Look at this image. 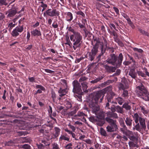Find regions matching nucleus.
Masks as SVG:
<instances>
[{
	"label": "nucleus",
	"mask_w": 149,
	"mask_h": 149,
	"mask_svg": "<svg viewBox=\"0 0 149 149\" xmlns=\"http://www.w3.org/2000/svg\"><path fill=\"white\" fill-rule=\"evenodd\" d=\"M110 94L112 95V86H109L104 89L94 93L92 97L91 101L89 103V106L91 109L93 113H95L100 109V107L98 104V101L100 98V102L103 99L104 94L106 93Z\"/></svg>",
	"instance_id": "nucleus-1"
},
{
	"label": "nucleus",
	"mask_w": 149,
	"mask_h": 149,
	"mask_svg": "<svg viewBox=\"0 0 149 149\" xmlns=\"http://www.w3.org/2000/svg\"><path fill=\"white\" fill-rule=\"evenodd\" d=\"M71 40L73 42V48L75 50L77 48L80 47L82 42V36L79 33L75 32L74 34L70 36Z\"/></svg>",
	"instance_id": "nucleus-2"
},
{
	"label": "nucleus",
	"mask_w": 149,
	"mask_h": 149,
	"mask_svg": "<svg viewBox=\"0 0 149 149\" xmlns=\"http://www.w3.org/2000/svg\"><path fill=\"white\" fill-rule=\"evenodd\" d=\"M136 92L137 95L146 101L149 100V93L142 84L136 87Z\"/></svg>",
	"instance_id": "nucleus-3"
},
{
	"label": "nucleus",
	"mask_w": 149,
	"mask_h": 149,
	"mask_svg": "<svg viewBox=\"0 0 149 149\" xmlns=\"http://www.w3.org/2000/svg\"><path fill=\"white\" fill-rule=\"evenodd\" d=\"M123 58V56L121 53L119 54L118 57L114 54H112V72H115L117 68L120 66Z\"/></svg>",
	"instance_id": "nucleus-4"
},
{
	"label": "nucleus",
	"mask_w": 149,
	"mask_h": 149,
	"mask_svg": "<svg viewBox=\"0 0 149 149\" xmlns=\"http://www.w3.org/2000/svg\"><path fill=\"white\" fill-rule=\"evenodd\" d=\"M99 47V44L97 43L93 45L91 51L87 52L86 56V58L91 61L93 60L98 52Z\"/></svg>",
	"instance_id": "nucleus-5"
},
{
	"label": "nucleus",
	"mask_w": 149,
	"mask_h": 149,
	"mask_svg": "<svg viewBox=\"0 0 149 149\" xmlns=\"http://www.w3.org/2000/svg\"><path fill=\"white\" fill-rule=\"evenodd\" d=\"M60 15V12L55 9L48 8L43 13V16L46 15L52 17H57Z\"/></svg>",
	"instance_id": "nucleus-6"
},
{
	"label": "nucleus",
	"mask_w": 149,
	"mask_h": 149,
	"mask_svg": "<svg viewBox=\"0 0 149 149\" xmlns=\"http://www.w3.org/2000/svg\"><path fill=\"white\" fill-rule=\"evenodd\" d=\"M72 84L73 87V92L78 95H81L82 94L81 86L78 81L74 80L73 81Z\"/></svg>",
	"instance_id": "nucleus-7"
},
{
	"label": "nucleus",
	"mask_w": 149,
	"mask_h": 149,
	"mask_svg": "<svg viewBox=\"0 0 149 149\" xmlns=\"http://www.w3.org/2000/svg\"><path fill=\"white\" fill-rule=\"evenodd\" d=\"M121 125L122 127L120 128V130L124 134L128 136V138L132 135H133V132L127 129V128L125 124L124 120H123L121 122Z\"/></svg>",
	"instance_id": "nucleus-8"
},
{
	"label": "nucleus",
	"mask_w": 149,
	"mask_h": 149,
	"mask_svg": "<svg viewBox=\"0 0 149 149\" xmlns=\"http://www.w3.org/2000/svg\"><path fill=\"white\" fill-rule=\"evenodd\" d=\"M58 93H59V96L62 97L66 95L68 92L67 88L64 87L63 88L62 87H60L58 91Z\"/></svg>",
	"instance_id": "nucleus-9"
},
{
	"label": "nucleus",
	"mask_w": 149,
	"mask_h": 149,
	"mask_svg": "<svg viewBox=\"0 0 149 149\" xmlns=\"http://www.w3.org/2000/svg\"><path fill=\"white\" fill-rule=\"evenodd\" d=\"M106 115L107 117L105 118L106 121L108 123H110L111 126L112 125V112L108 111L106 113Z\"/></svg>",
	"instance_id": "nucleus-10"
},
{
	"label": "nucleus",
	"mask_w": 149,
	"mask_h": 149,
	"mask_svg": "<svg viewBox=\"0 0 149 149\" xmlns=\"http://www.w3.org/2000/svg\"><path fill=\"white\" fill-rule=\"evenodd\" d=\"M8 14L7 16V18H10L14 17L17 13V9L14 10L10 9L8 10Z\"/></svg>",
	"instance_id": "nucleus-11"
},
{
	"label": "nucleus",
	"mask_w": 149,
	"mask_h": 149,
	"mask_svg": "<svg viewBox=\"0 0 149 149\" xmlns=\"http://www.w3.org/2000/svg\"><path fill=\"white\" fill-rule=\"evenodd\" d=\"M139 121L142 129L144 130H145L146 129V126L145 119L143 118L140 117Z\"/></svg>",
	"instance_id": "nucleus-12"
},
{
	"label": "nucleus",
	"mask_w": 149,
	"mask_h": 149,
	"mask_svg": "<svg viewBox=\"0 0 149 149\" xmlns=\"http://www.w3.org/2000/svg\"><path fill=\"white\" fill-rule=\"evenodd\" d=\"M101 53L99 54L97 57V61H99L101 58V56H102L104 53H105L106 48L105 47H104V45L103 43H102L101 45Z\"/></svg>",
	"instance_id": "nucleus-13"
},
{
	"label": "nucleus",
	"mask_w": 149,
	"mask_h": 149,
	"mask_svg": "<svg viewBox=\"0 0 149 149\" xmlns=\"http://www.w3.org/2000/svg\"><path fill=\"white\" fill-rule=\"evenodd\" d=\"M31 35L33 36H40L42 35L40 31L36 29L31 31Z\"/></svg>",
	"instance_id": "nucleus-14"
},
{
	"label": "nucleus",
	"mask_w": 149,
	"mask_h": 149,
	"mask_svg": "<svg viewBox=\"0 0 149 149\" xmlns=\"http://www.w3.org/2000/svg\"><path fill=\"white\" fill-rule=\"evenodd\" d=\"M17 142V140L16 139L11 140L8 142H6L5 143V145L6 146H13Z\"/></svg>",
	"instance_id": "nucleus-15"
},
{
	"label": "nucleus",
	"mask_w": 149,
	"mask_h": 149,
	"mask_svg": "<svg viewBox=\"0 0 149 149\" xmlns=\"http://www.w3.org/2000/svg\"><path fill=\"white\" fill-rule=\"evenodd\" d=\"M125 120L127 126L129 127V128H130L132 126V123L133 122L132 119L130 117H127Z\"/></svg>",
	"instance_id": "nucleus-16"
},
{
	"label": "nucleus",
	"mask_w": 149,
	"mask_h": 149,
	"mask_svg": "<svg viewBox=\"0 0 149 149\" xmlns=\"http://www.w3.org/2000/svg\"><path fill=\"white\" fill-rule=\"evenodd\" d=\"M116 109L117 112L121 113H123L124 112L123 108L119 106H114V107H112V112H115Z\"/></svg>",
	"instance_id": "nucleus-17"
},
{
	"label": "nucleus",
	"mask_w": 149,
	"mask_h": 149,
	"mask_svg": "<svg viewBox=\"0 0 149 149\" xmlns=\"http://www.w3.org/2000/svg\"><path fill=\"white\" fill-rule=\"evenodd\" d=\"M129 74L132 78L135 79L136 77L137 73L135 72V68L131 69L129 72Z\"/></svg>",
	"instance_id": "nucleus-18"
},
{
	"label": "nucleus",
	"mask_w": 149,
	"mask_h": 149,
	"mask_svg": "<svg viewBox=\"0 0 149 149\" xmlns=\"http://www.w3.org/2000/svg\"><path fill=\"white\" fill-rule=\"evenodd\" d=\"M36 88L40 89L37 91L36 94L42 93V91H45V88L41 85H37L36 86Z\"/></svg>",
	"instance_id": "nucleus-19"
},
{
	"label": "nucleus",
	"mask_w": 149,
	"mask_h": 149,
	"mask_svg": "<svg viewBox=\"0 0 149 149\" xmlns=\"http://www.w3.org/2000/svg\"><path fill=\"white\" fill-rule=\"evenodd\" d=\"M66 19L67 21L70 22L73 18V15L70 12H68L65 13Z\"/></svg>",
	"instance_id": "nucleus-20"
},
{
	"label": "nucleus",
	"mask_w": 149,
	"mask_h": 149,
	"mask_svg": "<svg viewBox=\"0 0 149 149\" xmlns=\"http://www.w3.org/2000/svg\"><path fill=\"white\" fill-rule=\"evenodd\" d=\"M117 123L116 120H112V132L118 131V128L117 125Z\"/></svg>",
	"instance_id": "nucleus-21"
},
{
	"label": "nucleus",
	"mask_w": 149,
	"mask_h": 149,
	"mask_svg": "<svg viewBox=\"0 0 149 149\" xmlns=\"http://www.w3.org/2000/svg\"><path fill=\"white\" fill-rule=\"evenodd\" d=\"M55 133L53 134L54 136L56 138L60 134L61 130L58 127H54Z\"/></svg>",
	"instance_id": "nucleus-22"
},
{
	"label": "nucleus",
	"mask_w": 149,
	"mask_h": 149,
	"mask_svg": "<svg viewBox=\"0 0 149 149\" xmlns=\"http://www.w3.org/2000/svg\"><path fill=\"white\" fill-rule=\"evenodd\" d=\"M104 77V75L103 74L101 75V76H99V77L97 78L96 79H94V80L91 81V83L92 84L96 83L98 82L99 81L101 80Z\"/></svg>",
	"instance_id": "nucleus-23"
},
{
	"label": "nucleus",
	"mask_w": 149,
	"mask_h": 149,
	"mask_svg": "<svg viewBox=\"0 0 149 149\" xmlns=\"http://www.w3.org/2000/svg\"><path fill=\"white\" fill-rule=\"evenodd\" d=\"M64 105L67 109H71L72 107V104L70 102L66 100L64 102Z\"/></svg>",
	"instance_id": "nucleus-24"
},
{
	"label": "nucleus",
	"mask_w": 149,
	"mask_h": 149,
	"mask_svg": "<svg viewBox=\"0 0 149 149\" xmlns=\"http://www.w3.org/2000/svg\"><path fill=\"white\" fill-rule=\"evenodd\" d=\"M140 109L141 112L144 114H147L148 113V110L144 107L142 106H140Z\"/></svg>",
	"instance_id": "nucleus-25"
},
{
	"label": "nucleus",
	"mask_w": 149,
	"mask_h": 149,
	"mask_svg": "<svg viewBox=\"0 0 149 149\" xmlns=\"http://www.w3.org/2000/svg\"><path fill=\"white\" fill-rule=\"evenodd\" d=\"M15 29L19 33H21L24 30V25H22V26H20L19 25L17 26Z\"/></svg>",
	"instance_id": "nucleus-26"
},
{
	"label": "nucleus",
	"mask_w": 149,
	"mask_h": 149,
	"mask_svg": "<svg viewBox=\"0 0 149 149\" xmlns=\"http://www.w3.org/2000/svg\"><path fill=\"white\" fill-rule=\"evenodd\" d=\"M19 32L15 29H14L11 33V36L13 37H16L19 35Z\"/></svg>",
	"instance_id": "nucleus-27"
},
{
	"label": "nucleus",
	"mask_w": 149,
	"mask_h": 149,
	"mask_svg": "<svg viewBox=\"0 0 149 149\" xmlns=\"http://www.w3.org/2000/svg\"><path fill=\"white\" fill-rule=\"evenodd\" d=\"M132 116L134 120V121L135 123H138L139 118L140 117L139 116L138 114L137 113H134Z\"/></svg>",
	"instance_id": "nucleus-28"
},
{
	"label": "nucleus",
	"mask_w": 149,
	"mask_h": 149,
	"mask_svg": "<svg viewBox=\"0 0 149 149\" xmlns=\"http://www.w3.org/2000/svg\"><path fill=\"white\" fill-rule=\"evenodd\" d=\"M65 40L66 41V42L65 43V45H68L70 47L72 46V44L68 36H66Z\"/></svg>",
	"instance_id": "nucleus-29"
},
{
	"label": "nucleus",
	"mask_w": 149,
	"mask_h": 149,
	"mask_svg": "<svg viewBox=\"0 0 149 149\" xmlns=\"http://www.w3.org/2000/svg\"><path fill=\"white\" fill-rule=\"evenodd\" d=\"M100 132L101 134L104 136H108V134L106 133V131L102 127L100 128Z\"/></svg>",
	"instance_id": "nucleus-30"
},
{
	"label": "nucleus",
	"mask_w": 149,
	"mask_h": 149,
	"mask_svg": "<svg viewBox=\"0 0 149 149\" xmlns=\"http://www.w3.org/2000/svg\"><path fill=\"white\" fill-rule=\"evenodd\" d=\"M21 139L22 140V143H28L29 141L30 140L29 138L27 137L21 138Z\"/></svg>",
	"instance_id": "nucleus-31"
},
{
	"label": "nucleus",
	"mask_w": 149,
	"mask_h": 149,
	"mask_svg": "<svg viewBox=\"0 0 149 149\" xmlns=\"http://www.w3.org/2000/svg\"><path fill=\"white\" fill-rule=\"evenodd\" d=\"M8 5L7 0H0V7L3 6H6Z\"/></svg>",
	"instance_id": "nucleus-32"
},
{
	"label": "nucleus",
	"mask_w": 149,
	"mask_h": 149,
	"mask_svg": "<svg viewBox=\"0 0 149 149\" xmlns=\"http://www.w3.org/2000/svg\"><path fill=\"white\" fill-rule=\"evenodd\" d=\"M104 67L107 72L109 73H111L112 72V67L111 66L106 65H104Z\"/></svg>",
	"instance_id": "nucleus-33"
},
{
	"label": "nucleus",
	"mask_w": 149,
	"mask_h": 149,
	"mask_svg": "<svg viewBox=\"0 0 149 149\" xmlns=\"http://www.w3.org/2000/svg\"><path fill=\"white\" fill-rule=\"evenodd\" d=\"M122 107L123 108H125L127 110H130L131 109V107L130 105H128V104L126 103L123 105Z\"/></svg>",
	"instance_id": "nucleus-34"
},
{
	"label": "nucleus",
	"mask_w": 149,
	"mask_h": 149,
	"mask_svg": "<svg viewBox=\"0 0 149 149\" xmlns=\"http://www.w3.org/2000/svg\"><path fill=\"white\" fill-rule=\"evenodd\" d=\"M133 128V130L136 129V130L140 131L141 130H142L141 128H140L139 123H138Z\"/></svg>",
	"instance_id": "nucleus-35"
},
{
	"label": "nucleus",
	"mask_w": 149,
	"mask_h": 149,
	"mask_svg": "<svg viewBox=\"0 0 149 149\" xmlns=\"http://www.w3.org/2000/svg\"><path fill=\"white\" fill-rule=\"evenodd\" d=\"M78 110V109L77 108H75L74 110L68 113V115L69 116H73L76 113Z\"/></svg>",
	"instance_id": "nucleus-36"
},
{
	"label": "nucleus",
	"mask_w": 149,
	"mask_h": 149,
	"mask_svg": "<svg viewBox=\"0 0 149 149\" xmlns=\"http://www.w3.org/2000/svg\"><path fill=\"white\" fill-rule=\"evenodd\" d=\"M120 88L123 90L127 89L129 88L128 85L124 84L123 83H121L119 84Z\"/></svg>",
	"instance_id": "nucleus-37"
},
{
	"label": "nucleus",
	"mask_w": 149,
	"mask_h": 149,
	"mask_svg": "<svg viewBox=\"0 0 149 149\" xmlns=\"http://www.w3.org/2000/svg\"><path fill=\"white\" fill-rule=\"evenodd\" d=\"M139 31H140V33H141L142 34L147 36L148 37H149V33L146 32V31L142 30L141 29H139Z\"/></svg>",
	"instance_id": "nucleus-38"
},
{
	"label": "nucleus",
	"mask_w": 149,
	"mask_h": 149,
	"mask_svg": "<svg viewBox=\"0 0 149 149\" xmlns=\"http://www.w3.org/2000/svg\"><path fill=\"white\" fill-rule=\"evenodd\" d=\"M40 3L41 4L40 5V6L43 8L42 10V12L46 9L47 8L48 6L47 4L44 3L43 2H40Z\"/></svg>",
	"instance_id": "nucleus-39"
},
{
	"label": "nucleus",
	"mask_w": 149,
	"mask_h": 149,
	"mask_svg": "<svg viewBox=\"0 0 149 149\" xmlns=\"http://www.w3.org/2000/svg\"><path fill=\"white\" fill-rule=\"evenodd\" d=\"M84 147L83 144L80 143L75 147L74 149H84Z\"/></svg>",
	"instance_id": "nucleus-40"
},
{
	"label": "nucleus",
	"mask_w": 149,
	"mask_h": 149,
	"mask_svg": "<svg viewBox=\"0 0 149 149\" xmlns=\"http://www.w3.org/2000/svg\"><path fill=\"white\" fill-rule=\"evenodd\" d=\"M116 100L120 105H122L124 102V100L121 97H118L116 98Z\"/></svg>",
	"instance_id": "nucleus-41"
},
{
	"label": "nucleus",
	"mask_w": 149,
	"mask_h": 149,
	"mask_svg": "<svg viewBox=\"0 0 149 149\" xmlns=\"http://www.w3.org/2000/svg\"><path fill=\"white\" fill-rule=\"evenodd\" d=\"M63 140L70 141V139L68 137L65 136L64 135H62L59 138L60 140Z\"/></svg>",
	"instance_id": "nucleus-42"
},
{
	"label": "nucleus",
	"mask_w": 149,
	"mask_h": 149,
	"mask_svg": "<svg viewBox=\"0 0 149 149\" xmlns=\"http://www.w3.org/2000/svg\"><path fill=\"white\" fill-rule=\"evenodd\" d=\"M85 116V114L83 112L79 111L78 112L77 114L75 115L74 116L75 117L79 116L82 117L83 116V118H84V116Z\"/></svg>",
	"instance_id": "nucleus-43"
},
{
	"label": "nucleus",
	"mask_w": 149,
	"mask_h": 149,
	"mask_svg": "<svg viewBox=\"0 0 149 149\" xmlns=\"http://www.w3.org/2000/svg\"><path fill=\"white\" fill-rule=\"evenodd\" d=\"M129 146L132 148H134L135 147H137V146L136 145V143H134L133 141H130L129 142Z\"/></svg>",
	"instance_id": "nucleus-44"
},
{
	"label": "nucleus",
	"mask_w": 149,
	"mask_h": 149,
	"mask_svg": "<svg viewBox=\"0 0 149 149\" xmlns=\"http://www.w3.org/2000/svg\"><path fill=\"white\" fill-rule=\"evenodd\" d=\"M129 138L131 140L134 141H138L137 138L135 136H134L133 134V135H132L130 137H129Z\"/></svg>",
	"instance_id": "nucleus-45"
},
{
	"label": "nucleus",
	"mask_w": 149,
	"mask_h": 149,
	"mask_svg": "<svg viewBox=\"0 0 149 149\" xmlns=\"http://www.w3.org/2000/svg\"><path fill=\"white\" fill-rule=\"evenodd\" d=\"M61 84H63L64 87H68V85L67 83V81L64 79L61 80Z\"/></svg>",
	"instance_id": "nucleus-46"
},
{
	"label": "nucleus",
	"mask_w": 149,
	"mask_h": 149,
	"mask_svg": "<svg viewBox=\"0 0 149 149\" xmlns=\"http://www.w3.org/2000/svg\"><path fill=\"white\" fill-rule=\"evenodd\" d=\"M122 95L123 97H127L128 96V93L127 91L125 90H123Z\"/></svg>",
	"instance_id": "nucleus-47"
},
{
	"label": "nucleus",
	"mask_w": 149,
	"mask_h": 149,
	"mask_svg": "<svg viewBox=\"0 0 149 149\" xmlns=\"http://www.w3.org/2000/svg\"><path fill=\"white\" fill-rule=\"evenodd\" d=\"M127 20V23L129 25L132 27V28L134 29V26L130 18H128Z\"/></svg>",
	"instance_id": "nucleus-48"
},
{
	"label": "nucleus",
	"mask_w": 149,
	"mask_h": 149,
	"mask_svg": "<svg viewBox=\"0 0 149 149\" xmlns=\"http://www.w3.org/2000/svg\"><path fill=\"white\" fill-rule=\"evenodd\" d=\"M22 146L21 148H23L24 149H30V146L28 144H25L24 145H21Z\"/></svg>",
	"instance_id": "nucleus-49"
},
{
	"label": "nucleus",
	"mask_w": 149,
	"mask_h": 149,
	"mask_svg": "<svg viewBox=\"0 0 149 149\" xmlns=\"http://www.w3.org/2000/svg\"><path fill=\"white\" fill-rule=\"evenodd\" d=\"M52 149H60L58 145L56 143H54L52 144Z\"/></svg>",
	"instance_id": "nucleus-50"
},
{
	"label": "nucleus",
	"mask_w": 149,
	"mask_h": 149,
	"mask_svg": "<svg viewBox=\"0 0 149 149\" xmlns=\"http://www.w3.org/2000/svg\"><path fill=\"white\" fill-rule=\"evenodd\" d=\"M133 50L135 52H138L141 53L143 52V51L142 49H138L137 48L134 47L133 48Z\"/></svg>",
	"instance_id": "nucleus-51"
},
{
	"label": "nucleus",
	"mask_w": 149,
	"mask_h": 149,
	"mask_svg": "<svg viewBox=\"0 0 149 149\" xmlns=\"http://www.w3.org/2000/svg\"><path fill=\"white\" fill-rule=\"evenodd\" d=\"M76 14L77 15H81L83 17H85V14L81 11H79L77 12H76Z\"/></svg>",
	"instance_id": "nucleus-52"
},
{
	"label": "nucleus",
	"mask_w": 149,
	"mask_h": 149,
	"mask_svg": "<svg viewBox=\"0 0 149 149\" xmlns=\"http://www.w3.org/2000/svg\"><path fill=\"white\" fill-rule=\"evenodd\" d=\"M42 70H44L46 72L50 74H52L54 72V71L48 69H42Z\"/></svg>",
	"instance_id": "nucleus-53"
},
{
	"label": "nucleus",
	"mask_w": 149,
	"mask_h": 149,
	"mask_svg": "<svg viewBox=\"0 0 149 149\" xmlns=\"http://www.w3.org/2000/svg\"><path fill=\"white\" fill-rule=\"evenodd\" d=\"M137 72L139 76H141L142 77H146V74L141 71H138Z\"/></svg>",
	"instance_id": "nucleus-54"
},
{
	"label": "nucleus",
	"mask_w": 149,
	"mask_h": 149,
	"mask_svg": "<svg viewBox=\"0 0 149 149\" xmlns=\"http://www.w3.org/2000/svg\"><path fill=\"white\" fill-rule=\"evenodd\" d=\"M44 127H43V128L45 127V126H47L49 127L50 128H52L53 127V125L52 124L50 123H49V122H48V123L47 124H45L44 125Z\"/></svg>",
	"instance_id": "nucleus-55"
},
{
	"label": "nucleus",
	"mask_w": 149,
	"mask_h": 149,
	"mask_svg": "<svg viewBox=\"0 0 149 149\" xmlns=\"http://www.w3.org/2000/svg\"><path fill=\"white\" fill-rule=\"evenodd\" d=\"M28 79L30 82H36V79L33 77H29Z\"/></svg>",
	"instance_id": "nucleus-56"
},
{
	"label": "nucleus",
	"mask_w": 149,
	"mask_h": 149,
	"mask_svg": "<svg viewBox=\"0 0 149 149\" xmlns=\"http://www.w3.org/2000/svg\"><path fill=\"white\" fill-rule=\"evenodd\" d=\"M52 97L53 99V100L54 102L56 98V95L54 91L52 92Z\"/></svg>",
	"instance_id": "nucleus-57"
},
{
	"label": "nucleus",
	"mask_w": 149,
	"mask_h": 149,
	"mask_svg": "<svg viewBox=\"0 0 149 149\" xmlns=\"http://www.w3.org/2000/svg\"><path fill=\"white\" fill-rule=\"evenodd\" d=\"M72 146V144L71 143H69L66 145L65 147L66 149H71L72 148L71 146Z\"/></svg>",
	"instance_id": "nucleus-58"
},
{
	"label": "nucleus",
	"mask_w": 149,
	"mask_h": 149,
	"mask_svg": "<svg viewBox=\"0 0 149 149\" xmlns=\"http://www.w3.org/2000/svg\"><path fill=\"white\" fill-rule=\"evenodd\" d=\"M15 26V24H13L12 22L9 24L8 26L10 27V29H12V28L14 27Z\"/></svg>",
	"instance_id": "nucleus-59"
},
{
	"label": "nucleus",
	"mask_w": 149,
	"mask_h": 149,
	"mask_svg": "<svg viewBox=\"0 0 149 149\" xmlns=\"http://www.w3.org/2000/svg\"><path fill=\"white\" fill-rule=\"evenodd\" d=\"M78 24L81 29H83L85 27V25L84 24H81L79 22L78 23Z\"/></svg>",
	"instance_id": "nucleus-60"
},
{
	"label": "nucleus",
	"mask_w": 149,
	"mask_h": 149,
	"mask_svg": "<svg viewBox=\"0 0 149 149\" xmlns=\"http://www.w3.org/2000/svg\"><path fill=\"white\" fill-rule=\"evenodd\" d=\"M30 32L29 31H27V36H26V39H27V42H28V41L30 40Z\"/></svg>",
	"instance_id": "nucleus-61"
},
{
	"label": "nucleus",
	"mask_w": 149,
	"mask_h": 149,
	"mask_svg": "<svg viewBox=\"0 0 149 149\" xmlns=\"http://www.w3.org/2000/svg\"><path fill=\"white\" fill-rule=\"evenodd\" d=\"M68 126L72 130L73 132H74L75 131L76 128L74 126L70 124L68 125Z\"/></svg>",
	"instance_id": "nucleus-62"
},
{
	"label": "nucleus",
	"mask_w": 149,
	"mask_h": 149,
	"mask_svg": "<svg viewBox=\"0 0 149 149\" xmlns=\"http://www.w3.org/2000/svg\"><path fill=\"white\" fill-rule=\"evenodd\" d=\"M107 130L108 132H112V127L111 126H108L107 127Z\"/></svg>",
	"instance_id": "nucleus-63"
},
{
	"label": "nucleus",
	"mask_w": 149,
	"mask_h": 149,
	"mask_svg": "<svg viewBox=\"0 0 149 149\" xmlns=\"http://www.w3.org/2000/svg\"><path fill=\"white\" fill-rule=\"evenodd\" d=\"M38 149H43L45 145H43V144H40L37 145Z\"/></svg>",
	"instance_id": "nucleus-64"
}]
</instances>
